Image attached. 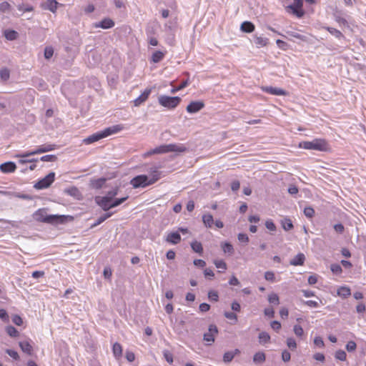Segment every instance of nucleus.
I'll return each instance as SVG.
<instances>
[{
  "label": "nucleus",
  "mask_w": 366,
  "mask_h": 366,
  "mask_svg": "<svg viewBox=\"0 0 366 366\" xmlns=\"http://www.w3.org/2000/svg\"><path fill=\"white\" fill-rule=\"evenodd\" d=\"M214 263L217 268L222 270L227 269V264L223 260H215Z\"/></svg>",
  "instance_id": "53"
},
{
  "label": "nucleus",
  "mask_w": 366,
  "mask_h": 366,
  "mask_svg": "<svg viewBox=\"0 0 366 366\" xmlns=\"http://www.w3.org/2000/svg\"><path fill=\"white\" fill-rule=\"evenodd\" d=\"M259 340L261 344H264L270 340L269 335L266 332H262L259 334Z\"/></svg>",
  "instance_id": "34"
},
{
  "label": "nucleus",
  "mask_w": 366,
  "mask_h": 366,
  "mask_svg": "<svg viewBox=\"0 0 366 366\" xmlns=\"http://www.w3.org/2000/svg\"><path fill=\"white\" fill-rule=\"evenodd\" d=\"M54 54V49L51 46H46L44 49V57L46 59H49Z\"/></svg>",
  "instance_id": "42"
},
{
  "label": "nucleus",
  "mask_w": 366,
  "mask_h": 366,
  "mask_svg": "<svg viewBox=\"0 0 366 366\" xmlns=\"http://www.w3.org/2000/svg\"><path fill=\"white\" fill-rule=\"evenodd\" d=\"M202 221L205 227L211 228L214 224V219L212 214H207L202 216Z\"/></svg>",
  "instance_id": "25"
},
{
  "label": "nucleus",
  "mask_w": 366,
  "mask_h": 366,
  "mask_svg": "<svg viewBox=\"0 0 366 366\" xmlns=\"http://www.w3.org/2000/svg\"><path fill=\"white\" fill-rule=\"evenodd\" d=\"M305 257L304 254L299 253L292 259L290 260V264L294 266L302 265L304 264Z\"/></svg>",
  "instance_id": "22"
},
{
  "label": "nucleus",
  "mask_w": 366,
  "mask_h": 366,
  "mask_svg": "<svg viewBox=\"0 0 366 366\" xmlns=\"http://www.w3.org/2000/svg\"><path fill=\"white\" fill-rule=\"evenodd\" d=\"M56 147H57V146L56 144H46L39 146L36 149V154L44 153V152H48L54 150Z\"/></svg>",
  "instance_id": "18"
},
{
  "label": "nucleus",
  "mask_w": 366,
  "mask_h": 366,
  "mask_svg": "<svg viewBox=\"0 0 366 366\" xmlns=\"http://www.w3.org/2000/svg\"><path fill=\"white\" fill-rule=\"evenodd\" d=\"M222 247L224 253H229L232 254L234 252L233 246L229 242H224L222 245Z\"/></svg>",
  "instance_id": "39"
},
{
  "label": "nucleus",
  "mask_w": 366,
  "mask_h": 366,
  "mask_svg": "<svg viewBox=\"0 0 366 366\" xmlns=\"http://www.w3.org/2000/svg\"><path fill=\"white\" fill-rule=\"evenodd\" d=\"M95 202L104 211L107 212L112 208L111 206L112 201L105 197H96Z\"/></svg>",
  "instance_id": "9"
},
{
  "label": "nucleus",
  "mask_w": 366,
  "mask_h": 366,
  "mask_svg": "<svg viewBox=\"0 0 366 366\" xmlns=\"http://www.w3.org/2000/svg\"><path fill=\"white\" fill-rule=\"evenodd\" d=\"M304 214L308 218H312L315 215V209L310 207H305L304 209Z\"/></svg>",
  "instance_id": "43"
},
{
  "label": "nucleus",
  "mask_w": 366,
  "mask_h": 366,
  "mask_svg": "<svg viewBox=\"0 0 366 366\" xmlns=\"http://www.w3.org/2000/svg\"><path fill=\"white\" fill-rule=\"evenodd\" d=\"M187 150V148L182 144H162L159 147H157L150 151L147 152L145 154V156H149L156 154H164L170 152H184Z\"/></svg>",
  "instance_id": "3"
},
{
  "label": "nucleus",
  "mask_w": 366,
  "mask_h": 366,
  "mask_svg": "<svg viewBox=\"0 0 366 366\" xmlns=\"http://www.w3.org/2000/svg\"><path fill=\"white\" fill-rule=\"evenodd\" d=\"M115 25L114 21L110 18H104L101 21L97 22L94 24V28H102L108 29L114 27Z\"/></svg>",
  "instance_id": "11"
},
{
  "label": "nucleus",
  "mask_w": 366,
  "mask_h": 366,
  "mask_svg": "<svg viewBox=\"0 0 366 366\" xmlns=\"http://www.w3.org/2000/svg\"><path fill=\"white\" fill-rule=\"evenodd\" d=\"M300 147L305 149L326 151L327 149V144L325 139H315L311 142L305 141L300 143Z\"/></svg>",
  "instance_id": "5"
},
{
  "label": "nucleus",
  "mask_w": 366,
  "mask_h": 366,
  "mask_svg": "<svg viewBox=\"0 0 366 366\" xmlns=\"http://www.w3.org/2000/svg\"><path fill=\"white\" fill-rule=\"evenodd\" d=\"M264 314L265 316L272 318L274 317V310H273L272 307H267L264 309Z\"/></svg>",
  "instance_id": "59"
},
{
  "label": "nucleus",
  "mask_w": 366,
  "mask_h": 366,
  "mask_svg": "<svg viewBox=\"0 0 366 366\" xmlns=\"http://www.w3.org/2000/svg\"><path fill=\"white\" fill-rule=\"evenodd\" d=\"M356 347H357V345L356 343L351 340V341H349L347 345H346V350L348 351V352H353L356 350Z\"/></svg>",
  "instance_id": "51"
},
{
  "label": "nucleus",
  "mask_w": 366,
  "mask_h": 366,
  "mask_svg": "<svg viewBox=\"0 0 366 366\" xmlns=\"http://www.w3.org/2000/svg\"><path fill=\"white\" fill-rule=\"evenodd\" d=\"M164 56V53L161 51H156L153 53L152 56V61L154 63L161 61Z\"/></svg>",
  "instance_id": "29"
},
{
  "label": "nucleus",
  "mask_w": 366,
  "mask_h": 366,
  "mask_svg": "<svg viewBox=\"0 0 366 366\" xmlns=\"http://www.w3.org/2000/svg\"><path fill=\"white\" fill-rule=\"evenodd\" d=\"M152 92V89L147 88L146 89L141 95H139L137 99L134 100V104L135 107L140 106L142 103H144L149 97Z\"/></svg>",
  "instance_id": "13"
},
{
  "label": "nucleus",
  "mask_w": 366,
  "mask_h": 366,
  "mask_svg": "<svg viewBox=\"0 0 366 366\" xmlns=\"http://www.w3.org/2000/svg\"><path fill=\"white\" fill-rule=\"evenodd\" d=\"M10 77V71L6 67L1 68L0 70V78L1 81H6Z\"/></svg>",
  "instance_id": "30"
},
{
  "label": "nucleus",
  "mask_w": 366,
  "mask_h": 366,
  "mask_svg": "<svg viewBox=\"0 0 366 366\" xmlns=\"http://www.w3.org/2000/svg\"><path fill=\"white\" fill-rule=\"evenodd\" d=\"M332 35L335 36L336 38L337 39H341L342 37H344L343 34H342V32L335 28H332V27H326L325 28Z\"/></svg>",
  "instance_id": "35"
},
{
  "label": "nucleus",
  "mask_w": 366,
  "mask_h": 366,
  "mask_svg": "<svg viewBox=\"0 0 366 366\" xmlns=\"http://www.w3.org/2000/svg\"><path fill=\"white\" fill-rule=\"evenodd\" d=\"M287 345L292 350H295L296 347H297V343H296L295 340L294 338H292V337L287 338Z\"/></svg>",
  "instance_id": "44"
},
{
  "label": "nucleus",
  "mask_w": 366,
  "mask_h": 366,
  "mask_svg": "<svg viewBox=\"0 0 366 366\" xmlns=\"http://www.w3.org/2000/svg\"><path fill=\"white\" fill-rule=\"evenodd\" d=\"M123 127L119 124L114 125L104 129L102 131L94 133L84 139L86 144L96 142L103 138L107 137L112 134H116L122 129Z\"/></svg>",
  "instance_id": "2"
},
{
  "label": "nucleus",
  "mask_w": 366,
  "mask_h": 366,
  "mask_svg": "<svg viewBox=\"0 0 366 366\" xmlns=\"http://www.w3.org/2000/svg\"><path fill=\"white\" fill-rule=\"evenodd\" d=\"M160 179V172L157 169L151 171L150 177L142 174L134 177L130 184L134 188L145 187L152 185Z\"/></svg>",
  "instance_id": "1"
},
{
  "label": "nucleus",
  "mask_w": 366,
  "mask_h": 366,
  "mask_svg": "<svg viewBox=\"0 0 366 366\" xmlns=\"http://www.w3.org/2000/svg\"><path fill=\"white\" fill-rule=\"evenodd\" d=\"M262 91L266 93L277 95V96H285L287 94V92L282 89L273 87V86H263L262 87Z\"/></svg>",
  "instance_id": "12"
},
{
  "label": "nucleus",
  "mask_w": 366,
  "mask_h": 366,
  "mask_svg": "<svg viewBox=\"0 0 366 366\" xmlns=\"http://www.w3.org/2000/svg\"><path fill=\"white\" fill-rule=\"evenodd\" d=\"M112 269L108 267H104V272H103V275H104V278L109 280L112 277Z\"/></svg>",
  "instance_id": "61"
},
{
  "label": "nucleus",
  "mask_w": 366,
  "mask_h": 366,
  "mask_svg": "<svg viewBox=\"0 0 366 366\" xmlns=\"http://www.w3.org/2000/svg\"><path fill=\"white\" fill-rule=\"evenodd\" d=\"M204 104L203 102L196 101L192 102L189 104H188L186 109L188 113L194 114L200 111L204 108Z\"/></svg>",
  "instance_id": "10"
},
{
  "label": "nucleus",
  "mask_w": 366,
  "mask_h": 366,
  "mask_svg": "<svg viewBox=\"0 0 366 366\" xmlns=\"http://www.w3.org/2000/svg\"><path fill=\"white\" fill-rule=\"evenodd\" d=\"M282 226L285 231H290L293 228V224L290 219L284 218L282 222Z\"/></svg>",
  "instance_id": "28"
},
{
  "label": "nucleus",
  "mask_w": 366,
  "mask_h": 366,
  "mask_svg": "<svg viewBox=\"0 0 366 366\" xmlns=\"http://www.w3.org/2000/svg\"><path fill=\"white\" fill-rule=\"evenodd\" d=\"M17 7L19 11L23 12L32 11L34 10L32 6H25L24 4H19Z\"/></svg>",
  "instance_id": "49"
},
{
  "label": "nucleus",
  "mask_w": 366,
  "mask_h": 366,
  "mask_svg": "<svg viewBox=\"0 0 366 366\" xmlns=\"http://www.w3.org/2000/svg\"><path fill=\"white\" fill-rule=\"evenodd\" d=\"M234 358V352L228 351L223 355V361L226 363L230 362Z\"/></svg>",
  "instance_id": "41"
},
{
  "label": "nucleus",
  "mask_w": 366,
  "mask_h": 366,
  "mask_svg": "<svg viewBox=\"0 0 366 366\" xmlns=\"http://www.w3.org/2000/svg\"><path fill=\"white\" fill-rule=\"evenodd\" d=\"M294 332L297 337H302L304 334L303 329L300 325H295L294 326Z\"/></svg>",
  "instance_id": "50"
},
{
  "label": "nucleus",
  "mask_w": 366,
  "mask_h": 366,
  "mask_svg": "<svg viewBox=\"0 0 366 366\" xmlns=\"http://www.w3.org/2000/svg\"><path fill=\"white\" fill-rule=\"evenodd\" d=\"M254 24L248 21L242 22L240 26L241 31L245 33H252L254 31Z\"/></svg>",
  "instance_id": "20"
},
{
  "label": "nucleus",
  "mask_w": 366,
  "mask_h": 366,
  "mask_svg": "<svg viewBox=\"0 0 366 366\" xmlns=\"http://www.w3.org/2000/svg\"><path fill=\"white\" fill-rule=\"evenodd\" d=\"M128 198H129V197L126 196L122 198H117L114 199H113V200L112 201V203H111V206L112 207V208L118 207L119 205H120L121 204L124 202Z\"/></svg>",
  "instance_id": "38"
},
{
  "label": "nucleus",
  "mask_w": 366,
  "mask_h": 366,
  "mask_svg": "<svg viewBox=\"0 0 366 366\" xmlns=\"http://www.w3.org/2000/svg\"><path fill=\"white\" fill-rule=\"evenodd\" d=\"M264 278L267 281L274 282V274L270 271L266 272L264 273Z\"/></svg>",
  "instance_id": "63"
},
{
  "label": "nucleus",
  "mask_w": 366,
  "mask_h": 366,
  "mask_svg": "<svg viewBox=\"0 0 366 366\" xmlns=\"http://www.w3.org/2000/svg\"><path fill=\"white\" fill-rule=\"evenodd\" d=\"M268 301L270 304L278 305L280 304V298L275 293H271L268 296Z\"/></svg>",
  "instance_id": "36"
},
{
  "label": "nucleus",
  "mask_w": 366,
  "mask_h": 366,
  "mask_svg": "<svg viewBox=\"0 0 366 366\" xmlns=\"http://www.w3.org/2000/svg\"><path fill=\"white\" fill-rule=\"evenodd\" d=\"M224 315L226 318L229 319V320H234V321H237V316L235 313L234 312H225L224 313Z\"/></svg>",
  "instance_id": "57"
},
{
  "label": "nucleus",
  "mask_w": 366,
  "mask_h": 366,
  "mask_svg": "<svg viewBox=\"0 0 366 366\" xmlns=\"http://www.w3.org/2000/svg\"><path fill=\"white\" fill-rule=\"evenodd\" d=\"M34 219L37 222L57 224L62 222L63 216L59 215H47L44 209L37 210L33 215Z\"/></svg>",
  "instance_id": "4"
},
{
  "label": "nucleus",
  "mask_w": 366,
  "mask_h": 366,
  "mask_svg": "<svg viewBox=\"0 0 366 366\" xmlns=\"http://www.w3.org/2000/svg\"><path fill=\"white\" fill-rule=\"evenodd\" d=\"M4 36L9 41H13L17 39L18 33L14 30H6L4 31Z\"/></svg>",
  "instance_id": "27"
},
{
  "label": "nucleus",
  "mask_w": 366,
  "mask_h": 366,
  "mask_svg": "<svg viewBox=\"0 0 366 366\" xmlns=\"http://www.w3.org/2000/svg\"><path fill=\"white\" fill-rule=\"evenodd\" d=\"M208 298L211 301L217 302L219 300V295L217 292L211 290L208 292Z\"/></svg>",
  "instance_id": "48"
},
{
  "label": "nucleus",
  "mask_w": 366,
  "mask_h": 366,
  "mask_svg": "<svg viewBox=\"0 0 366 366\" xmlns=\"http://www.w3.org/2000/svg\"><path fill=\"white\" fill-rule=\"evenodd\" d=\"M11 9V5L7 1H4L0 4V12L4 13Z\"/></svg>",
  "instance_id": "47"
},
{
  "label": "nucleus",
  "mask_w": 366,
  "mask_h": 366,
  "mask_svg": "<svg viewBox=\"0 0 366 366\" xmlns=\"http://www.w3.org/2000/svg\"><path fill=\"white\" fill-rule=\"evenodd\" d=\"M58 4L59 3L56 0H46V1L41 5V7L44 9H47L54 13L57 9Z\"/></svg>",
  "instance_id": "17"
},
{
  "label": "nucleus",
  "mask_w": 366,
  "mask_h": 366,
  "mask_svg": "<svg viewBox=\"0 0 366 366\" xmlns=\"http://www.w3.org/2000/svg\"><path fill=\"white\" fill-rule=\"evenodd\" d=\"M238 240L242 243L247 244L249 242V237L247 234L244 233H239L237 236Z\"/></svg>",
  "instance_id": "55"
},
{
  "label": "nucleus",
  "mask_w": 366,
  "mask_h": 366,
  "mask_svg": "<svg viewBox=\"0 0 366 366\" xmlns=\"http://www.w3.org/2000/svg\"><path fill=\"white\" fill-rule=\"evenodd\" d=\"M32 85L40 91H45L47 89V84L45 81L39 77L32 79Z\"/></svg>",
  "instance_id": "16"
},
{
  "label": "nucleus",
  "mask_w": 366,
  "mask_h": 366,
  "mask_svg": "<svg viewBox=\"0 0 366 366\" xmlns=\"http://www.w3.org/2000/svg\"><path fill=\"white\" fill-rule=\"evenodd\" d=\"M158 102L162 106L172 109L176 108L179 105L181 102V98L179 97L162 95L159 97Z\"/></svg>",
  "instance_id": "6"
},
{
  "label": "nucleus",
  "mask_w": 366,
  "mask_h": 366,
  "mask_svg": "<svg viewBox=\"0 0 366 366\" xmlns=\"http://www.w3.org/2000/svg\"><path fill=\"white\" fill-rule=\"evenodd\" d=\"M254 42L257 48L266 46L269 42V39L265 37L258 36L255 35L254 36Z\"/></svg>",
  "instance_id": "21"
},
{
  "label": "nucleus",
  "mask_w": 366,
  "mask_h": 366,
  "mask_svg": "<svg viewBox=\"0 0 366 366\" xmlns=\"http://www.w3.org/2000/svg\"><path fill=\"white\" fill-rule=\"evenodd\" d=\"M165 240L170 244H177L181 241V235L178 232H170L167 234Z\"/></svg>",
  "instance_id": "14"
},
{
  "label": "nucleus",
  "mask_w": 366,
  "mask_h": 366,
  "mask_svg": "<svg viewBox=\"0 0 366 366\" xmlns=\"http://www.w3.org/2000/svg\"><path fill=\"white\" fill-rule=\"evenodd\" d=\"M266 360V355L263 352H256L253 356V362L255 364H262Z\"/></svg>",
  "instance_id": "23"
},
{
  "label": "nucleus",
  "mask_w": 366,
  "mask_h": 366,
  "mask_svg": "<svg viewBox=\"0 0 366 366\" xmlns=\"http://www.w3.org/2000/svg\"><path fill=\"white\" fill-rule=\"evenodd\" d=\"M291 358V355L287 350H284L282 352V359L284 362H289Z\"/></svg>",
  "instance_id": "62"
},
{
  "label": "nucleus",
  "mask_w": 366,
  "mask_h": 366,
  "mask_svg": "<svg viewBox=\"0 0 366 366\" xmlns=\"http://www.w3.org/2000/svg\"><path fill=\"white\" fill-rule=\"evenodd\" d=\"M265 227L270 231H275L277 227L272 219H268L265 222Z\"/></svg>",
  "instance_id": "54"
},
{
  "label": "nucleus",
  "mask_w": 366,
  "mask_h": 366,
  "mask_svg": "<svg viewBox=\"0 0 366 366\" xmlns=\"http://www.w3.org/2000/svg\"><path fill=\"white\" fill-rule=\"evenodd\" d=\"M16 169V164L13 162H7L0 165V170L3 173L14 172Z\"/></svg>",
  "instance_id": "15"
},
{
  "label": "nucleus",
  "mask_w": 366,
  "mask_h": 366,
  "mask_svg": "<svg viewBox=\"0 0 366 366\" xmlns=\"http://www.w3.org/2000/svg\"><path fill=\"white\" fill-rule=\"evenodd\" d=\"M56 159L57 157L53 154L44 155L40 158V160L43 162H55Z\"/></svg>",
  "instance_id": "45"
},
{
  "label": "nucleus",
  "mask_w": 366,
  "mask_h": 366,
  "mask_svg": "<svg viewBox=\"0 0 366 366\" xmlns=\"http://www.w3.org/2000/svg\"><path fill=\"white\" fill-rule=\"evenodd\" d=\"M218 333V329L215 325H210L209 326L208 332L204 334V340L206 341L208 345H210L214 342V335Z\"/></svg>",
  "instance_id": "8"
},
{
  "label": "nucleus",
  "mask_w": 366,
  "mask_h": 366,
  "mask_svg": "<svg viewBox=\"0 0 366 366\" xmlns=\"http://www.w3.org/2000/svg\"><path fill=\"white\" fill-rule=\"evenodd\" d=\"M6 352L11 357H12L13 359L14 360H18L19 358V354L17 353V352L13 350H10V349H7L6 350Z\"/></svg>",
  "instance_id": "60"
},
{
  "label": "nucleus",
  "mask_w": 366,
  "mask_h": 366,
  "mask_svg": "<svg viewBox=\"0 0 366 366\" xmlns=\"http://www.w3.org/2000/svg\"><path fill=\"white\" fill-rule=\"evenodd\" d=\"M335 357L338 360L345 361L346 360L347 354L344 350H339L335 352Z\"/></svg>",
  "instance_id": "40"
},
{
  "label": "nucleus",
  "mask_w": 366,
  "mask_h": 366,
  "mask_svg": "<svg viewBox=\"0 0 366 366\" xmlns=\"http://www.w3.org/2000/svg\"><path fill=\"white\" fill-rule=\"evenodd\" d=\"M350 295H351V291L348 287H340L337 290V295L342 298H347Z\"/></svg>",
  "instance_id": "24"
},
{
  "label": "nucleus",
  "mask_w": 366,
  "mask_h": 366,
  "mask_svg": "<svg viewBox=\"0 0 366 366\" xmlns=\"http://www.w3.org/2000/svg\"><path fill=\"white\" fill-rule=\"evenodd\" d=\"M12 322L18 326H21L23 324L22 318L18 315H14L12 317Z\"/></svg>",
  "instance_id": "56"
},
{
  "label": "nucleus",
  "mask_w": 366,
  "mask_h": 366,
  "mask_svg": "<svg viewBox=\"0 0 366 366\" xmlns=\"http://www.w3.org/2000/svg\"><path fill=\"white\" fill-rule=\"evenodd\" d=\"M54 179L55 173L51 172L49 173L45 177L36 182L34 187L37 189L48 188L54 182Z\"/></svg>",
  "instance_id": "7"
},
{
  "label": "nucleus",
  "mask_w": 366,
  "mask_h": 366,
  "mask_svg": "<svg viewBox=\"0 0 366 366\" xmlns=\"http://www.w3.org/2000/svg\"><path fill=\"white\" fill-rule=\"evenodd\" d=\"M314 343L316 346L319 347H323L325 345L324 341L322 338L320 337H316L314 340Z\"/></svg>",
  "instance_id": "64"
},
{
  "label": "nucleus",
  "mask_w": 366,
  "mask_h": 366,
  "mask_svg": "<svg viewBox=\"0 0 366 366\" xmlns=\"http://www.w3.org/2000/svg\"><path fill=\"white\" fill-rule=\"evenodd\" d=\"M191 247L194 252L202 254L203 252V247L201 242L197 241H194L191 243Z\"/></svg>",
  "instance_id": "31"
},
{
  "label": "nucleus",
  "mask_w": 366,
  "mask_h": 366,
  "mask_svg": "<svg viewBox=\"0 0 366 366\" xmlns=\"http://www.w3.org/2000/svg\"><path fill=\"white\" fill-rule=\"evenodd\" d=\"M19 347L22 350V351L28 355H31L32 352V346L29 344V342L26 341H23L19 342Z\"/></svg>",
  "instance_id": "26"
},
{
  "label": "nucleus",
  "mask_w": 366,
  "mask_h": 366,
  "mask_svg": "<svg viewBox=\"0 0 366 366\" xmlns=\"http://www.w3.org/2000/svg\"><path fill=\"white\" fill-rule=\"evenodd\" d=\"M112 350H113L114 355L116 357H119L122 356V347L119 343H118V342L114 343L113 345Z\"/></svg>",
  "instance_id": "32"
},
{
  "label": "nucleus",
  "mask_w": 366,
  "mask_h": 366,
  "mask_svg": "<svg viewBox=\"0 0 366 366\" xmlns=\"http://www.w3.org/2000/svg\"><path fill=\"white\" fill-rule=\"evenodd\" d=\"M6 332L11 337H16L19 334L18 330L11 325L6 327Z\"/></svg>",
  "instance_id": "33"
},
{
  "label": "nucleus",
  "mask_w": 366,
  "mask_h": 366,
  "mask_svg": "<svg viewBox=\"0 0 366 366\" xmlns=\"http://www.w3.org/2000/svg\"><path fill=\"white\" fill-rule=\"evenodd\" d=\"M334 229L338 234H342L345 231V227L342 224L338 223L334 225Z\"/></svg>",
  "instance_id": "58"
},
{
  "label": "nucleus",
  "mask_w": 366,
  "mask_h": 366,
  "mask_svg": "<svg viewBox=\"0 0 366 366\" xmlns=\"http://www.w3.org/2000/svg\"><path fill=\"white\" fill-rule=\"evenodd\" d=\"M107 181L106 178H99V179H92L90 180V185L94 189H101Z\"/></svg>",
  "instance_id": "19"
},
{
  "label": "nucleus",
  "mask_w": 366,
  "mask_h": 366,
  "mask_svg": "<svg viewBox=\"0 0 366 366\" xmlns=\"http://www.w3.org/2000/svg\"><path fill=\"white\" fill-rule=\"evenodd\" d=\"M118 192H119V187H115L112 190L109 191L107 193L106 196H104V197H107L110 201H112L114 197L118 194Z\"/></svg>",
  "instance_id": "37"
},
{
  "label": "nucleus",
  "mask_w": 366,
  "mask_h": 366,
  "mask_svg": "<svg viewBox=\"0 0 366 366\" xmlns=\"http://www.w3.org/2000/svg\"><path fill=\"white\" fill-rule=\"evenodd\" d=\"M331 271L335 274H339L342 272V269L338 264H332L331 265Z\"/></svg>",
  "instance_id": "52"
},
{
  "label": "nucleus",
  "mask_w": 366,
  "mask_h": 366,
  "mask_svg": "<svg viewBox=\"0 0 366 366\" xmlns=\"http://www.w3.org/2000/svg\"><path fill=\"white\" fill-rule=\"evenodd\" d=\"M302 5H303L302 0H294L293 4L290 5L288 7L291 9H302Z\"/></svg>",
  "instance_id": "46"
}]
</instances>
